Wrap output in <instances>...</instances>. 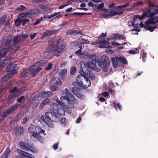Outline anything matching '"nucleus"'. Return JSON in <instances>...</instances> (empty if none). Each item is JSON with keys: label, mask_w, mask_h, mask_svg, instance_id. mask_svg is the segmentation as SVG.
Listing matches in <instances>:
<instances>
[{"label": "nucleus", "mask_w": 158, "mask_h": 158, "mask_svg": "<svg viewBox=\"0 0 158 158\" xmlns=\"http://www.w3.org/2000/svg\"><path fill=\"white\" fill-rule=\"evenodd\" d=\"M24 97L23 96H22L18 99L17 101L18 102L20 103L24 101Z\"/></svg>", "instance_id": "obj_55"}, {"label": "nucleus", "mask_w": 158, "mask_h": 158, "mask_svg": "<svg viewBox=\"0 0 158 158\" xmlns=\"http://www.w3.org/2000/svg\"><path fill=\"white\" fill-rule=\"evenodd\" d=\"M118 58L119 62H120L121 63L125 64H127V61L125 57H120Z\"/></svg>", "instance_id": "obj_35"}, {"label": "nucleus", "mask_w": 158, "mask_h": 158, "mask_svg": "<svg viewBox=\"0 0 158 158\" xmlns=\"http://www.w3.org/2000/svg\"><path fill=\"white\" fill-rule=\"evenodd\" d=\"M39 7L43 10L44 11H47L46 10V7L45 6L43 5H40L39 6Z\"/></svg>", "instance_id": "obj_62"}, {"label": "nucleus", "mask_w": 158, "mask_h": 158, "mask_svg": "<svg viewBox=\"0 0 158 158\" xmlns=\"http://www.w3.org/2000/svg\"><path fill=\"white\" fill-rule=\"evenodd\" d=\"M111 43H112V45L113 46H118L121 45H123V44H126V43H123V44H119V43H117L115 42H112Z\"/></svg>", "instance_id": "obj_48"}, {"label": "nucleus", "mask_w": 158, "mask_h": 158, "mask_svg": "<svg viewBox=\"0 0 158 158\" xmlns=\"http://www.w3.org/2000/svg\"><path fill=\"white\" fill-rule=\"evenodd\" d=\"M22 37L20 35H18L15 36L13 39V44H18L21 42L23 41V39H21Z\"/></svg>", "instance_id": "obj_19"}, {"label": "nucleus", "mask_w": 158, "mask_h": 158, "mask_svg": "<svg viewBox=\"0 0 158 158\" xmlns=\"http://www.w3.org/2000/svg\"><path fill=\"white\" fill-rule=\"evenodd\" d=\"M19 92V90H17L16 88H14L11 91V93H15V97L18 96L19 94H18V93Z\"/></svg>", "instance_id": "obj_40"}, {"label": "nucleus", "mask_w": 158, "mask_h": 158, "mask_svg": "<svg viewBox=\"0 0 158 158\" xmlns=\"http://www.w3.org/2000/svg\"><path fill=\"white\" fill-rule=\"evenodd\" d=\"M113 104L114 107L117 110H118H118H121V106L119 103H118L117 104H116L114 102L113 103Z\"/></svg>", "instance_id": "obj_41"}, {"label": "nucleus", "mask_w": 158, "mask_h": 158, "mask_svg": "<svg viewBox=\"0 0 158 158\" xmlns=\"http://www.w3.org/2000/svg\"><path fill=\"white\" fill-rule=\"evenodd\" d=\"M137 16H139L138 15H137L133 19V20L132 21V22L131 23L132 26L134 27H138V22L137 20H136V19L139 18V19L141 20V19H140Z\"/></svg>", "instance_id": "obj_25"}, {"label": "nucleus", "mask_w": 158, "mask_h": 158, "mask_svg": "<svg viewBox=\"0 0 158 158\" xmlns=\"http://www.w3.org/2000/svg\"><path fill=\"white\" fill-rule=\"evenodd\" d=\"M59 144V142H57V143H55L53 146V149L54 150H56L57 148V147Z\"/></svg>", "instance_id": "obj_61"}, {"label": "nucleus", "mask_w": 158, "mask_h": 158, "mask_svg": "<svg viewBox=\"0 0 158 158\" xmlns=\"http://www.w3.org/2000/svg\"><path fill=\"white\" fill-rule=\"evenodd\" d=\"M65 48V46L64 45L57 46L51 45L47 47L46 51L47 52H53L56 56H58L61 53L64 51Z\"/></svg>", "instance_id": "obj_5"}, {"label": "nucleus", "mask_w": 158, "mask_h": 158, "mask_svg": "<svg viewBox=\"0 0 158 158\" xmlns=\"http://www.w3.org/2000/svg\"><path fill=\"white\" fill-rule=\"evenodd\" d=\"M110 13L111 14V16L116 15H119V14L120 13V12H117V10H115V7H114L113 10H111Z\"/></svg>", "instance_id": "obj_30"}, {"label": "nucleus", "mask_w": 158, "mask_h": 158, "mask_svg": "<svg viewBox=\"0 0 158 158\" xmlns=\"http://www.w3.org/2000/svg\"><path fill=\"white\" fill-rule=\"evenodd\" d=\"M15 23L17 26H19L20 25V24H21L20 22V20L19 21L18 19H17L15 21Z\"/></svg>", "instance_id": "obj_58"}, {"label": "nucleus", "mask_w": 158, "mask_h": 158, "mask_svg": "<svg viewBox=\"0 0 158 158\" xmlns=\"http://www.w3.org/2000/svg\"><path fill=\"white\" fill-rule=\"evenodd\" d=\"M21 107L20 104H16L7 110L6 111L4 112L2 114L0 115V123L3 120L4 118L6 117L7 115L12 113L15 110L17 109H19Z\"/></svg>", "instance_id": "obj_9"}, {"label": "nucleus", "mask_w": 158, "mask_h": 158, "mask_svg": "<svg viewBox=\"0 0 158 158\" xmlns=\"http://www.w3.org/2000/svg\"><path fill=\"white\" fill-rule=\"evenodd\" d=\"M50 102V100L48 98L44 99L41 103L39 107L40 109H43L45 105H48Z\"/></svg>", "instance_id": "obj_20"}, {"label": "nucleus", "mask_w": 158, "mask_h": 158, "mask_svg": "<svg viewBox=\"0 0 158 158\" xmlns=\"http://www.w3.org/2000/svg\"><path fill=\"white\" fill-rule=\"evenodd\" d=\"M11 42V39H8L7 40L5 44H3L4 45V46H5V45H6V46L8 48H9L10 49H12V48L10 46V43Z\"/></svg>", "instance_id": "obj_34"}, {"label": "nucleus", "mask_w": 158, "mask_h": 158, "mask_svg": "<svg viewBox=\"0 0 158 158\" xmlns=\"http://www.w3.org/2000/svg\"><path fill=\"white\" fill-rule=\"evenodd\" d=\"M17 152L19 154L22 155V156L25 157H28L31 158H33L31 154L24 151H22L19 149H17Z\"/></svg>", "instance_id": "obj_17"}, {"label": "nucleus", "mask_w": 158, "mask_h": 158, "mask_svg": "<svg viewBox=\"0 0 158 158\" xmlns=\"http://www.w3.org/2000/svg\"><path fill=\"white\" fill-rule=\"evenodd\" d=\"M28 73L27 72V71L26 70H24L23 71L22 73V75L23 76H27L28 75Z\"/></svg>", "instance_id": "obj_59"}, {"label": "nucleus", "mask_w": 158, "mask_h": 158, "mask_svg": "<svg viewBox=\"0 0 158 158\" xmlns=\"http://www.w3.org/2000/svg\"><path fill=\"white\" fill-rule=\"evenodd\" d=\"M29 21V19H22L20 20V23L23 26H24L26 23L28 22Z\"/></svg>", "instance_id": "obj_36"}, {"label": "nucleus", "mask_w": 158, "mask_h": 158, "mask_svg": "<svg viewBox=\"0 0 158 158\" xmlns=\"http://www.w3.org/2000/svg\"><path fill=\"white\" fill-rule=\"evenodd\" d=\"M23 131V127H20L19 128L17 131V132L16 133V136L19 135L21 134Z\"/></svg>", "instance_id": "obj_33"}, {"label": "nucleus", "mask_w": 158, "mask_h": 158, "mask_svg": "<svg viewBox=\"0 0 158 158\" xmlns=\"http://www.w3.org/2000/svg\"><path fill=\"white\" fill-rule=\"evenodd\" d=\"M76 71V68L75 67L73 66L71 67L70 69V74L71 75H73L75 74Z\"/></svg>", "instance_id": "obj_43"}, {"label": "nucleus", "mask_w": 158, "mask_h": 158, "mask_svg": "<svg viewBox=\"0 0 158 158\" xmlns=\"http://www.w3.org/2000/svg\"><path fill=\"white\" fill-rule=\"evenodd\" d=\"M51 92L49 91H46L45 92L42 93L41 95L44 97H48Z\"/></svg>", "instance_id": "obj_42"}, {"label": "nucleus", "mask_w": 158, "mask_h": 158, "mask_svg": "<svg viewBox=\"0 0 158 158\" xmlns=\"http://www.w3.org/2000/svg\"><path fill=\"white\" fill-rule=\"evenodd\" d=\"M109 44V43L106 40L100 41L98 43L99 47L101 48H110V46L108 45Z\"/></svg>", "instance_id": "obj_15"}, {"label": "nucleus", "mask_w": 158, "mask_h": 158, "mask_svg": "<svg viewBox=\"0 0 158 158\" xmlns=\"http://www.w3.org/2000/svg\"><path fill=\"white\" fill-rule=\"evenodd\" d=\"M67 64V62L66 61H64L61 62V66L62 68H63Z\"/></svg>", "instance_id": "obj_60"}, {"label": "nucleus", "mask_w": 158, "mask_h": 158, "mask_svg": "<svg viewBox=\"0 0 158 158\" xmlns=\"http://www.w3.org/2000/svg\"><path fill=\"white\" fill-rule=\"evenodd\" d=\"M29 131L32 133V136L38 139L41 142L43 141L42 138L41 136L40 135L44 134L45 131L41 129L39 127L35 125H31L28 128Z\"/></svg>", "instance_id": "obj_4"}, {"label": "nucleus", "mask_w": 158, "mask_h": 158, "mask_svg": "<svg viewBox=\"0 0 158 158\" xmlns=\"http://www.w3.org/2000/svg\"><path fill=\"white\" fill-rule=\"evenodd\" d=\"M104 6L103 3H102L98 6L96 5V7L95 9V10L96 11H102L106 10V9H103V8Z\"/></svg>", "instance_id": "obj_23"}, {"label": "nucleus", "mask_w": 158, "mask_h": 158, "mask_svg": "<svg viewBox=\"0 0 158 158\" xmlns=\"http://www.w3.org/2000/svg\"><path fill=\"white\" fill-rule=\"evenodd\" d=\"M136 49V51H135L134 50H132L128 52L130 54H135V53L137 54V53H138V52H139L138 50L137 49Z\"/></svg>", "instance_id": "obj_49"}, {"label": "nucleus", "mask_w": 158, "mask_h": 158, "mask_svg": "<svg viewBox=\"0 0 158 158\" xmlns=\"http://www.w3.org/2000/svg\"><path fill=\"white\" fill-rule=\"evenodd\" d=\"M21 37L22 38L21 39H23V40H24V39H26L28 37V36L27 34L23 35H20Z\"/></svg>", "instance_id": "obj_64"}, {"label": "nucleus", "mask_w": 158, "mask_h": 158, "mask_svg": "<svg viewBox=\"0 0 158 158\" xmlns=\"http://www.w3.org/2000/svg\"><path fill=\"white\" fill-rule=\"evenodd\" d=\"M28 118L27 117H25L24 119L23 120L22 123L23 124H24L27 121V119H28Z\"/></svg>", "instance_id": "obj_63"}, {"label": "nucleus", "mask_w": 158, "mask_h": 158, "mask_svg": "<svg viewBox=\"0 0 158 158\" xmlns=\"http://www.w3.org/2000/svg\"><path fill=\"white\" fill-rule=\"evenodd\" d=\"M80 44H89L90 43V42L89 41L87 40H85L84 39H81L80 41Z\"/></svg>", "instance_id": "obj_44"}, {"label": "nucleus", "mask_w": 158, "mask_h": 158, "mask_svg": "<svg viewBox=\"0 0 158 158\" xmlns=\"http://www.w3.org/2000/svg\"><path fill=\"white\" fill-rule=\"evenodd\" d=\"M76 95L78 98L81 100H84L85 98V97L84 95L79 92H77Z\"/></svg>", "instance_id": "obj_38"}, {"label": "nucleus", "mask_w": 158, "mask_h": 158, "mask_svg": "<svg viewBox=\"0 0 158 158\" xmlns=\"http://www.w3.org/2000/svg\"><path fill=\"white\" fill-rule=\"evenodd\" d=\"M53 33V31H50L48 30L44 33V35L45 36H50Z\"/></svg>", "instance_id": "obj_37"}, {"label": "nucleus", "mask_w": 158, "mask_h": 158, "mask_svg": "<svg viewBox=\"0 0 158 158\" xmlns=\"http://www.w3.org/2000/svg\"><path fill=\"white\" fill-rule=\"evenodd\" d=\"M86 64L83 62H81L80 63V66L82 72L84 74L85 77L90 78L91 79L93 80L95 79V76L94 74L92 73L89 69H85V65Z\"/></svg>", "instance_id": "obj_8"}, {"label": "nucleus", "mask_w": 158, "mask_h": 158, "mask_svg": "<svg viewBox=\"0 0 158 158\" xmlns=\"http://www.w3.org/2000/svg\"><path fill=\"white\" fill-rule=\"evenodd\" d=\"M15 64H12L9 65L6 69V71L13 76L16 73V69Z\"/></svg>", "instance_id": "obj_12"}, {"label": "nucleus", "mask_w": 158, "mask_h": 158, "mask_svg": "<svg viewBox=\"0 0 158 158\" xmlns=\"http://www.w3.org/2000/svg\"><path fill=\"white\" fill-rule=\"evenodd\" d=\"M102 63V68L103 71L104 72H107L110 70L111 71V67L110 66V62L108 57L103 55L101 58Z\"/></svg>", "instance_id": "obj_6"}, {"label": "nucleus", "mask_w": 158, "mask_h": 158, "mask_svg": "<svg viewBox=\"0 0 158 158\" xmlns=\"http://www.w3.org/2000/svg\"><path fill=\"white\" fill-rule=\"evenodd\" d=\"M43 20L42 17H41L40 19H37L34 23V25H37L41 21Z\"/></svg>", "instance_id": "obj_56"}, {"label": "nucleus", "mask_w": 158, "mask_h": 158, "mask_svg": "<svg viewBox=\"0 0 158 158\" xmlns=\"http://www.w3.org/2000/svg\"><path fill=\"white\" fill-rule=\"evenodd\" d=\"M56 102L57 103H58L62 107H68V104H67V106H66L65 105V102H66V103H67V102H68L67 101H65L64 102H62L61 100V101H60L59 100L57 99L56 100Z\"/></svg>", "instance_id": "obj_28"}, {"label": "nucleus", "mask_w": 158, "mask_h": 158, "mask_svg": "<svg viewBox=\"0 0 158 158\" xmlns=\"http://www.w3.org/2000/svg\"><path fill=\"white\" fill-rule=\"evenodd\" d=\"M23 116V114L22 113L19 114L16 117L15 119L17 120H19Z\"/></svg>", "instance_id": "obj_51"}, {"label": "nucleus", "mask_w": 158, "mask_h": 158, "mask_svg": "<svg viewBox=\"0 0 158 158\" xmlns=\"http://www.w3.org/2000/svg\"><path fill=\"white\" fill-rule=\"evenodd\" d=\"M118 37L119 38L120 40L122 39L124 40L125 39V37L124 36H119L118 35V34H115V38H116V37Z\"/></svg>", "instance_id": "obj_57"}, {"label": "nucleus", "mask_w": 158, "mask_h": 158, "mask_svg": "<svg viewBox=\"0 0 158 158\" xmlns=\"http://www.w3.org/2000/svg\"><path fill=\"white\" fill-rule=\"evenodd\" d=\"M91 85L90 81L87 77H85L81 86L85 88L89 87Z\"/></svg>", "instance_id": "obj_16"}, {"label": "nucleus", "mask_w": 158, "mask_h": 158, "mask_svg": "<svg viewBox=\"0 0 158 158\" xmlns=\"http://www.w3.org/2000/svg\"><path fill=\"white\" fill-rule=\"evenodd\" d=\"M86 56L88 59L92 60V61H88L87 63L84 62L86 64L85 65V69H91L97 72L100 71L102 68V63L99 60H96V56L88 53L85 55Z\"/></svg>", "instance_id": "obj_2"}, {"label": "nucleus", "mask_w": 158, "mask_h": 158, "mask_svg": "<svg viewBox=\"0 0 158 158\" xmlns=\"http://www.w3.org/2000/svg\"><path fill=\"white\" fill-rule=\"evenodd\" d=\"M52 65H52V63H50L48 64L47 67L46 68V70H49L51 69L52 68Z\"/></svg>", "instance_id": "obj_54"}, {"label": "nucleus", "mask_w": 158, "mask_h": 158, "mask_svg": "<svg viewBox=\"0 0 158 158\" xmlns=\"http://www.w3.org/2000/svg\"><path fill=\"white\" fill-rule=\"evenodd\" d=\"M103 16L105 18L111 17L110 13H109V14L104 13L103 14Z\"/></svg>", "instance_id": "obj_53"}, {"label": "nucleus", "mask_w": 158, "mask_h": 158, "mask_svg": "<svg viewBox=\"0 0 158 158\" xmlns=\"http://www.w3.org/2000/svg\"><path fill=\"white\" fill-rule=\"evenodd\" d=\"M49 88L51 90L53 91H55L57 89V87L54 85H51L50 86Z\"/></svg>", "instance_id": "obj_46"}, {"label": "nucleus", "mask_w": 158, "mask_h": 158, "mask_svg": "<svg viewBox=\"0 0 158 158\" xmlns=\"http://www.w3.org/2000/svg\"><path fill=\"white\" fill-rule=\"evenodd\" d=\"M54 17L56 18H60L62 17V15L59 12L54 13L49 16H48V19H50Z\"/></svg>", "instance_id": "obj_26"}, {"label": "nucleus", "mask_w": 158, "mask_h": 158, "mask_svg": "<svg viewBox=\"0 0 158 158\" xmlns=\"http://www.w3.org/2000/svg\"><path fill=\"white\" fill-rule=\"evenodd\" d=\"M111 60L113 67L115 68H116L118 66V62H119L118 58H111Z\"/></svg>", "instance_id": "obj_22"}, {"label": "nucleus", "mask_w": 158, "mask_h": 158, "mask_svg": "<svg viewBox=\"0 0 158 158\" xmlns=\"http://www.w3.org/2000/svg\"><path fill=\"white\" fill-rule=\"evenodd\" d=\"M26 8L23 5H21L19 6L16 10L15 11H21L24 10Z\"/></svg>", "instance_id": "obj_39"}, {"label": "nucleus", "mask_w": 158, "mask_h": 158, "mask_svg": "<svg viewBox=\"0 0 158 158\" xmlns=\"http://www.w3.org/2000/svg\"><path fill=\"white\" fill-rule=\"evenodd\" d=\"M10 152L9 147H8L6 149L4 153L2 155L1 157L3 158H7L8 155Z\"/></svg>", "instance_id": "obj_27"}, {"label": "nucleus", "mask_w": 158, "mask_h": 158, "mask_svg": "<svg viewBox=\"0 0 158 158\" xmlns=\"http://www.w3.org/2000/svg\"><path fill=\"white\" fill-rule=\"evenodd\" d=\"M158 13V9H155L152 10L150 9L147 10L146 12L143 13L141 16H137L140 19H143L146 17H152Z\"/></svg>", "instance_id": "obj_10"}, {"label": "nucleus", "mask_w": 158, "mask_h": 158, "mask_svg": "<svg viewBox=\"0 0 158 158\" xmlns=\"http://www.w3.org/2000/svg\"><path fill=\"white\" fill-rule=\"evenodd\" d=\"M8 51L7 49L6 48L2 49L0 53L1 56H5L7 54Z\"/></svg>", "instance_id": "obj_31"}, {"label": "nucleus", "mask_w": 158, "mask_h": 158, "mask_svg": "<svg viewBox=\"0 0 158 158\" xmlns=\"http://www.w3.org/2000/svg\"><path fill=\"white\" fill-rule=\"evenodd\" d=\"M61 109L56 103H53L51 106V109L52 112H46L45 116L43 115L41 117L42 120L47 125L48 127L53 128L54 125L52 122H58L60 121L59 118L57 114L60 115H64L65 114V110H66L68 113L71 112V109L69 107H63Z\"/></svg>", "instance_id": "obj_1"}, {"label": "nucleus", "mask_w": 158, "mask_h": 158, "mask_svg": "<svg viewBox=\"0 0 158 158\" xmlns=\"http://www.w3.org/2000/svg\"><path fill=\"white\" fill-rule=\"evenodd\" d=\"M80 75H79L77 77L76 81L77 83L79 84L80 85H82L83 81L85 77V76L84 73L82 72V70L80 71Z\"/></svg>", "instance_id": "obj_13"}, {"label": "nucleus", "mask_w": 158, "mask_h": 158, "mask_svg": "<svg viewBox=\"0 0 158 158\" xmlns=\"http://www.w3.org/2000/svg\"><path fill=\"white\" fill-rule=\"evenodd\" d=\"M42 69L41 68H38L35 66L32 67L29 70V72L31 73L32 76H35Z\"/></svg>", "instance_id": "obj_14"}, {"label": "nucleus", "mask_w": 158, "mask_h": 158, "mask_svg": "<svg viewBox=\"0 0 158 158\" xmlns=\"http://www.w3.org/2000/svg\"><path fill=\"white\" fill-rule=\"evenodd\" d=\"M128 5V4L127 3L124 5L119 6L117 7H115V10H117V12H120L119 15L122 14L123 13V11L122 10L123 8L126 7H127Z\"/></svg>", "instance_id": "obj_18"}, {"label": "nucleus", "mask_w": 158, "mask_h": 158, "mask_svg": "<svg viewBox=\"0 0 158 158\" xmlns=\"http://www.w3.org/2000/svg\"><path fill=\"white\" fill-rule=\"evenodd\" d=\"M54 83L57 85H61V82L60 80L58 79L56 81H54Z\"/></svg>", "instance_id": "obj_50"}, {"label": "nucleus", "mask_w": 158, "mask_h": 158, "mask_svg": "<svg viewBox=\"0 0 158 158\" xmlns=\"http://www.w3.org/2000/svg\"><path fill=\"white\" fill-rule=\"evenodd\" d=\"M96 4H94L92 2H89L88 3V6H91L93 8V9L95 10V9L96 7Z\"/></svg>", "instance_id": "obj_47"}, {"label": "nucleus", "mask_w": 158, "mask_h": 158, "mask_svg": "<svg viewBox=\"0 0 158 158\" xmlns=\"http://www.w3.org/2000/svg\"><path fill=\"white\" fill-rule=\"evenodd\" d=\"M65 96H62L60 97V100L62 102H64L65 101L68 102V106L70 108H74V104H77L78 103L77 100L75 99L74 96L69 92L67 88L65 89Z\"/></svg>", "instance_id": "obj_3"}, {"label": "nucleus", "mask_w": 158, "mask_h": 158, "mask_svg": "<svg viewBox=\"0 0 158 158\" xmlns=\"http://www.w3.org/2000/svg\"><path fill=\"white\" fill-rule=\"evenodd\" d=\"M6 17V15H4L1 17L0 19V24H2L4 23Z\"/></svg>", "instance_id": "obj_45"}, {"label": "nucleus", "mask_w": 158, "mask_h": 158, "mask_svg": "<svg viewBox=\"0 0 158 158\" xmlns=\"http://www.w3.org/2000/svg\"><path fill=\"white\" fill-rule=\"evenodd\" d=\"M79 48H80L77 51L75 52V53L77 55H78L81 57H83V55H84V53L83 52H81L82 47L81 46H80Z\"/></svg>", "instance_id": "obj_29"}, {"label": "nucleus", "mask_w": 158, "mask_h": 158, "mask_svg": "<svg viewBox=\"0 0 158 158\" xmlns=\"http://www.w3.org/2000/svg\"><path fill=\"white\" fill-rule=\"evenodd\" d=\"M47 63V61L45 60H42L38 62H37L35 64V66L37 67L38 68H41L40 67L42 66H43L45 64Z\"/></svg>", "instance_id": "obj_24"}, {"label": "nucleus", "mask_w": 158, "mask_h": 158, "mask_svg": "<svg viewBox=\"0 0 158 158\" xmlns=\"http://www.w3.org/2000/svg\"><path fill=\"white\" fill-rule=\"evenodd\" d=\"M67 72V70L66 69H64L61 70L59 73L60 78L62 79H64L66 75Z\"/></svg>", "instance_id": "obj_21"}, {"label": "nucleus", "mask_w": 158, "mask_h": 158, "mask_svg": "<svg viewBox=\"0 0 158 158\" xmlns=\"http://www.w3.org/2000/svg\"><path fill=\"white\" fill-rule=\"evenodd\" d=\"M155 23V22L153 19H149L148 21L145 22L144 24L142 23H140L139 25L140 27H143L146 30L152 32L156 28Z\"/></svg>", "instance_id": "obj_7"}, {"label": "nucleus", "mask_w": 158, "mask_h": 158, "mask_svg": "<svg viewBox=\"0 0 158 158\" xmlns=\"http://www.w3.org/2000/svg\"><path fill=\"white\" fill-rule=\"evenodd\" d=\"M61 123L63 125H65L66 119L65 117L61 118L60 120Z\"/></svg>", "instance_id": "obj_52"}, {"label": "nucleus", "mask_w": 158, "mask_h": 158, "mask_svg": "<svg viewBox=\"0 0 158 158\" xmlns=\"http://www.w3.org/2000/svg\"><path fill=\"white\" fill-rule=\"evenodd\" d=\"M13 76L12 75H10L9 73H7L6 75L4 76L2 78L3 81H6L9 78Z\"/></svg>", "instance_id": "obj_32"}, {"label": "nucleus", "mask_w": 158, "mask_h": 158, "mask_svg": "<svg viewBox=\"0 0 158 158\" xmlns=\"http://www.w3.org/2000/svg\"><path fill=\"white\" fill-rule=\"evenodd\" d=\"M20 145L23 149L26 151H31L34 153H36L37 152V150L36 149L29 145L25 143L24 142H21L20 143Z\"/></svg>", "instance_id": "obj_11"}]
</instances>
